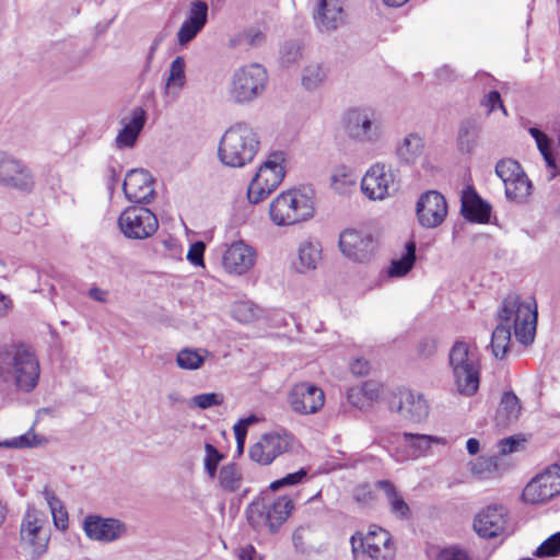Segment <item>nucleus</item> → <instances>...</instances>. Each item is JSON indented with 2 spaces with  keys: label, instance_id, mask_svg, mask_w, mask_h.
Wrapping results in <instances>:
<instances>
[{
  "label": "nucleus",
  "instance_id": "39448f33",
  "mask_svg": "<svg viewBox=\"0 0 560 560\" xmlns=\"http://www.w3.org/2000/svg\"><path fill=\"white\" fill-rule=\"evenodd\" d=\"M268 81L266 69L259 63L237 68L230 80L228 95L235 104H247L265 91Z\"/></svg>",
  "mask_w": 560,
  "mask_h": 560
},
{
  "label": "nucleus",
  "instance_id": "ea45409f",
  "mask_svg": "<svg viewBox=\"0 0 560 560\" xmlns=\"http://www.w3.org/2000/svg\"><path fill=\"white\" fill-rule=\"evenodd\" d=\"M242 480V472L235 464H228L221 467L219 471V482L224 490L229 492L238 490Z\"/></svg>",
  "mask_w": 560,
  "mask_h": 560
},
{
  "label": "nucleus",
  "instance_id": "f704fd0d",
  "mask_svg": "<svg viewBox=\"0 0 560 560\" xmlns=\"http://www.w3.org/2000/svg\"><path fill=\"white\" fill-rule=\"evenodd\" d=\"M416 261V244L409 242L406 245V253L399 259H394L387 270L389 277H404L413 267Z\"/></svg>",
  "mask_w": 560,
  "mask_h": 560
},
{
  "label": "nucleus",
  "instance_id": "6e6d98bb",
  "mask_svg": "<svg viewBox=\"0 0 560 560\" xmlns=\"http://www.w3.org/2000/svg\"><path fill=\"white\" fill-rule=\"evenodd\" d=\"M205 249L206 245L203 242L197 241L192 243L186 256L187 260L194 266L202 267Z\"/></svg>",
  "mask_w": 560,
  "mask_h": 560
},
{
  "label": "nucleus",
  "instance_id": "4d7b16f0",
  "mask_svg": "<svg viewBox=\"0 0 560 560\" xmlns=\"http://www.w3.org/2000/svg\"><path fill=\"white\" fill-rule=\"evenodd\" d=\"M528 132L535 139L537 148L540 153H545V152L551 150L550 139L548 138V136L546 133H544L541 130H539L538 128H535V127L529 128Z\"/></svg>",
  "mask_w": 560,
  "mask_h": 560
},
{
  "label": "nucleus",
  "instance_id": "9b49d317",
  "mask_svg": "<svg viewBox=\"0 0 560 560\" xmlns=\"http://www.w3.org/2000/svg\"><path fill=\"white\" fill-rule=\"evenodd\" d=\"M361 189L370 200L386 199L398 189L395 171L385 163H374L362 177Z\"/></svg>",
  "mask_w": 560,
  "mask_h": 560
},
{
  "label": "nucleus",
  "instance_id": "ddd939ff",
  "mask_svg": "<svg viewBox=\"0 0 560 560\" xmlns=\"http://www.w3.org/2000/svg\"><path fill=\"white\" fill-rule=\"evenodd\" d=\"M0 185L31 192L35 187V176L22 160L0 151Z\"/></svg>",
  "mask_w": 560,
  "mask_h": 560
},
{
  "label": "nucleus",
  "instance_id": "4c0bfd02",
  "mask_svg": "<svg viewBox=\"0 0 560 560\" xmlns=\"http://www.w3.org/2000/svg\"><path fill=\"white\" fill-rule=\"evenodd\" d=\"M504 188L506 198L517 203L524 202L532 194V183L527 176L514 178L511 183H506Z\"/></svg>",
  "mask_w": 560,
  "mask_h": 560
},
{
  "label": "nucleus",
  "instance_id": "8fccbe9b",
  "mask_svg": "<svg viewBox=\"0 0 560 560\" xmlns=\"http://www.w3.org/2000/svg\"><path fill=\"white\" fill-rule=\"evenodd\" d=\"M257 316L258 310L247 302H240L233 308V317L241 323H249Z\"/></svg>",
  "mask_w": 560,
  "mask_h": 560
},
{
  "label": "nucleus",
  "instance_id": "2f4dec72",
  "mask_svg": "<svg viewBox=\"0 0 560 560\" xmlns=\"http://www.w3.org/2000/svg\"><path fill=\"white\" fill-rule=\"evenodd\" d=\"M521 413V402L513 392L503 394L500 407L497 411V421L500 425H508L517 420Z\"/></svg>",
  "mask_w": 560,
  "mask_h": 560
},
{
  "label": "nucleus",
  "instance_id": "bb28decb",
  "mask_svg": "<svg viewBox=\"0 0 560 560\" xmlns=\"http://www.w3.org/2000/svg\"><path fill=\"white\" fill-rule=\"evenodd\" d=\"M462 213L471 222L486 223L490 219L491 206L470 190L462 197Z\"/></svg>",
  "mask_w": 560,
  "mask_h": 560
},
{
  "label": "nucleus",
  "instance_id": "603ef678",
  "mask_svg": "<svg viewBox=\"0 0 560 560\" xmlns=\"http://www.w3.org/2000/svg\"><path fill=\"white\" fill-rule=\"evenodd\" d=\"M192 404L200 409L219 406L223 402V395L218 393H205L192 397Z\"/></svg>",
  "mask_w": 560,
  "mask_h": 560
},
{
  "label": "nucleus",
  "instance_id": "2eb2a0df",
  "mask_svg": "<svg viewBox=\"0 0 560 560\" xmlns=\"http://www.w3.org/2000/svg\"><path fill=\"white\" fill-rule=\"evenodd\" d=\"M294 438L288 432H270L264 434L249 448V457L260 465H269L281 454L292 450Z\"/></svg>",
  "mask_w": 560,
  "mask_h": 560
},
{
  "label": "nucleus",
  "instance_id": "dca6fc26",
  "mask_svg": "<svg viewBox=\"0 0 560 560\" xmlns=\"http://www.w3.org/2000/svg\"><path fill=\"white\" fill-rule=\"evenodd\" d=\"M45 524V515L28 506L21 524L20 537L22 544L31 548L34 555H42L47 548L49 535Z\"/></svg>",
  "mask_w": 560,
  "mask_h": 560
},
{
  "label": "nucleus",
  "instance_id": "13d9d810",
  "mask_svg": "<svg viewBox=\"0 0 560 560\" xmlns=\"http://www.w3.org/2000/svg\"><path fill=\"white\" fill-rule=\"evenodd\" d=\"M481 105L488 108V113L493 112L497 107H500L504 114L506 110L502 104L500 93L498 91H491L481 101Z\"/></svg>",
  "mask_w": 560,
  "mask_h": 560
},
{
  "label": "nucleus",
  "instance_id": "69168bd1",
  "mask_svg": "<svg viewBox=\"0 0 560 560\" xmlns=\"http://www.w3.org/2000/svg\"><path fill=\"white\" fill-rule=\"evenodd\" d=\"M304 532L305 529L303 527H299L294 530L292 535V541L295 547V549L300 552L305 551V544H304Z\"/></svg>",
  "mask_w": 560,
  "mask_h": 560
},
{
  "label": "nucleus",
  "instance_id": "473e14b6",
  "mask_svg": "<svg viewBox=\"0 0 560 560\" xmlns=\"http://www.w3.org/2000/svg\"><path fill=\"white\" fill-rule=\"evenodd\" d=\"M320 259V249L311 242H304L299 247L298 262L295 268L299 272L314 270Z\"/></svg>",
  "mask_w": 560,
  "mask_h": 560
},
{
  "label": "nucleus",
  "instance_id": "f8f14e48",
  "mask_svg": "<svg viewBox=\"0 0 560 560\" xmlns=\"http://www.w3.org/2000/svg\"><path fill=\"white\" fill-rule=\"evenodd\" d=\"M351 547L354 553L361 549L373 560H392L395 555L390 534L378 526H371L364 536L359 533L353 535Z\"/></svg>",
  "mask_w": 560,
  "mask_h": 560
},
{
  "label": "nucleus",
  "instance_id": "e433bc0d",
  "mask_svg": "<svg viewBox=\"0 0 560 560\" xmlns=\"http://www.w3.org/2000/svg\"><path fill=\"white\" fill-rule=\"evenodd\" d=\"M327 78V69L324 65L318 62L308 63L302 72V85L313 91L318 89Z\"/></svg>",
  "mask_w": 560,
  "mask_h": 560
},
{
  "label": "nucleus",
  "instance_id": "c9c22d12",
  "mask_svg": "<svg viewBox=\"0 0 560 560\" xmlns=\"http://www.w3.org/2000/svg\"><path fill=\"white\" fill-rule=\"evenodd\" d=\"M43 495L49 506L55 526L58 529L65 530L68 527V512L63 508L62 502L48 488L44 489Z\"/></svg>",
  "mask_w": 560,
  "mask_h": 560
},
{
  "label": "nucleus",
  "instance_id": "6e6552de",
  "mask_svg": "<svg viewBox=\"0 0 560 560\" xmlns=\"http://www.w3.org/2000/svg\"><path fill=\"white\" fill-rule=\"evenodd\" d=\"M284 162V153L281 151L268 155L248 186L247 198L250 203L260 202L281 184L285 175Z\"/></svg>",
  "mask_w": 560,
  "mask_h": 560
},
{
  "label": "nucleus",
  "instance_id": "b1692460",
  "mask_svg": "<svg viewBox=\"0 0 560 560\" xmlns=\"http://www.w3.org/2000/svg\"><path fill=\"white\" fill-rule=\"evenodd\" d=\"M506 528V510L502 505H489L474 521V529L486 539L498 537Z\"/></svg>",
  "mask_w": 560,
  "mask_h": 560
},
{
  "label": "nucleus",
  "instance_id": "37998d69",
  "mask_svg": "<svg viewBox=\"0 0 560 560\" xmlns=\"http://www.w3.org/2000/svg\"><path fill=\"white\" fill-rule=\"evenodd\" d=\"M498 470L497 457L480 456L470 464V471L480 479L490 478Z\"/></svg>",
  "mask_w": 560,
  "mask_h": 560
},
{
  "label": "nucleus",
  "instance_id": "aec40b11",
  "mask_svg": "<svg viewBox=\"0 0 560 560\" xmlns=\"http://www.w3.org/2000/svg\"><path fill=\"white\" fill-rule=\"evenodd\" d=\"M313 20L320 33H332L347 22L342 0H314Z\"/></svg>",
  "mask_w": 560,
  "mask_h": 560
},
{
  "label": "nucleus",
  "instance_id": "cd10ccee",
  "mask_svg": "<svg viewBox=\"0 0 560 560\" xmlns=\"http://www.w3.org/2000/svg\"><path fill=\"white\" fill-rule=\"evenodd\" d=\"M424 150L423 138L411 132L404 137L396 145V156L400 163L415 164Z\"/></svg>",
  "mask_w": 560,
  "mask_h": 560
},
{
  "label": "nucleus",
  "instance_id": "412c9836",
  "mask_svg": "<svg viewBox=\"0 0 560 560\" xmlns=\"http://www.w3.org/2000/svg\"><path fill=\"white\" fill-rule=\"evenodd\" d=\"M83 530L92 540L113 542L126 535L127 526L118 518L88 515L83 521Z\"/></svg>",
  "mask_w": 560,
  "mask_h": 560
},
{
  "label": "nucleus",
  "instance_id": "5701e85b",
  "mask_svg": "<svg viewBox=\"0 0 560 560\" xmlns=\"http://www.w3.org/2000/svg\"><path fill=\"white\" fill-rule=\"evenodd\" d=\"M154 180L151 174L143 168L130 170L122 183L126 198L136 203H148L154 197Z\"/></svg>",
  "mask_w": 560,
  "mask_h": 560
},
{
  "label": "nucleus",
  "instance_id": "a211bd4d",
  "mask_svg": "<svg viewBox=\"0 0 560 560\" xmlns=\"http://www.w3.org/2000/svg\"><path fill=\"white\" fill-rule=\"evenodd\" d=\"M416 215L419 224L424 229L440 226L447 215L446 199L438 190L421 194L416 203Z\"/></svg>",
  "mask_w": 560,
  "mask_h": 560
},
{
  "label": "nucleus",
  "instance_id": "58836bf2",
  "mask_svg": "<svg viewBox=\"0 0 560 560\" xmlns=\"http://www.w3.org/2000/svg\"><path fill=\"white\" fill-rule=\"evenodd\" d=\"M47 443V439L37 435L33 429L27 431L26 433L13 438L11 440L0 441V447L8 448H30V447H38L43 446Z\"/></svg>",
  "mask_w": 560,
  "mask_h": 560
},
{
  "label": "nucleus",
  "instance_id": "a19ab883",
  "mask_svg": "<svg viewBox=\"0 0 560 560\" xmlns=\"http://www.w3.org/2000/svg\"><path fill=\"white\" fill-rule=\"evenodd\" d=\"M495 174L504 185L511 183L514 178L526 176L520 163L512 159L500 160L495 165Z\"/></svg>",
  "mask_w": 560,
  "mask_h": 560
},
{
  "label": "nucleus",
  "instance_id": "a18cd8bd",
  "mask_svg": "<svg viewBox=\"0 0 560 560\" xmlns=\"http://www.w3.org/2000/svg\"><path fill=\"white\" fill-rule=\"evenodd\" d=\"M186 82L185 77V60L183 57H176L170 67V74L166 82V88H176L180 90Z\"/></svg>",
  "mask_w": 560,
  "mask_h": 560
},
{
  "label": "nucleus",
  "instance_id": "c756f323",
  "mask_svg": "<svg viewBox=\"0 0 560 560\" xmlns=\"http://www.w3.org/2000/svg\"><path fill=\"white\" fill-rule=\"evenodd\" d=\"M358 176L355 172L346 165L337 166L330 176V186L335 192L349 196L354 191Z\"/></svg>",
  "mask_w": 560,
  "mask_h": 560
},
{
  "label": "nucleus",
  "instance_id": "0eeeda50",
  "mask_svg": "<svg viewBox=\"0 0 560 560\" xmlns=\"http://www.w3.org/2000/svg\"><path fill=\"white\" fill-rule=\"evenodd\" d=\"M313 213L314 205L312 199L299 190H288L280 194L269 207L270 219L279 226L305 221Z\"/></svg>",
  "mask_w": 560,
  "mask_h": 560
},
{
  "label": "nucleus",
  "instance_id": "774afa93",
  "mask_svg": "<svg viewBox=\"0 0 560 560\" xmlns=\"http://www.w3.org/2000/svg\"><path fill=\"white\" fill-rule=\"evenodd\" d=\"M89 296L97 302H102V303H105L107 301V292L97 288V287H92L90 290H89Z\"/></svg>",
  "mask_w": 560,
  "mask_h": 560
},
{
  "label": "nucleus",
  "instance_id": "c03bdc74",
  "mask_svg": "<svg viewBox=\"0 0 560 560\" xmlns=\"http://www.w3.org/2000/svg\"><path fill=\"white\" fill-rule=\"evenodd\" d=\"M208 4L205 1H192L185 22L203 28L208 21Z\"/></svg>",
  "mask_w": 560,
  "mask_h": 560
},
{
  "label": "nucleus",
  "instance_id": "7c9ffc66",
  "mask_svg": "<svg viewBox=\"0 0 560 560\" xmlns=\"http://www.w3.org/2000/svg\"><path fill=\"white\" fill-rule=\"evenodd\" d=\"M480 132V125L475 118H468L460 122L457 136V145L460 152L470 153Z\"/></svg>",
  "mask_w": 560,
  "mask_h": 560
},
{
  "label": "nucleus",
  "instance_id": "a878e982",
  "mask_svg": "<svg viewBox=\"0 0 560 560\" xmlns=\"http://www.w3.org/2000/svg\"><path fill=\"white\" fill-rule=\"evenodd\" d=\"M396 409L402 418L412 422H421L429 415V406L423 396L409 389L399 392Z\"/></svg>",
  "mask_w": 560,
  "mask_h": 560
},
{
  "label": "nucleus",
  "instance_id": "6ab92c4d",
  "mask_svg": "<svg viewBox=\"0 0 560 560\" xmlns=\"http://www.w3.org/2000/svg\"><path fill=\"white\" fill-rule=\"evenodd\" d=\"M339 248L349 259L366 262L374 254L375 242L368 232L347 229L339 236Z\"/></svg>",
  "mask_w": 560,
  "mask_h": 560
},
{
  "label": "nucleus",
  "instance_id": "0e129e2a",
  "mask_svg": "<svg viewBox=\"0 0 560 560\" xmlns=\"http://www.w3.org/2000/svg\"><path fill=\"white\" fill-rule=\"evenodd\" d=\"M351 372L354 375L363 376L366 375L370 371V363L369 361L358 358L350 364Z\"/></svg>",
  "mask_w": 560,
  "mask_h": 560
},
{
  "label": "nucleus",
  "instance_id": "de8ad7c7",
  "mask_svg": "<svg viewBox=\"0 0 560 560\" xmlns=\"http://www.w3.org/2000/svg\"><path fill=\"white\" fill-rule=\"evenodd\" d=\"M560 553V533H556L540 544L534 555L539 558L556 557Z\"/></svg>",
  "mask_w": 560,
  "mask_h": 560
},
{
  "label": "nucleus",
  "instance_id": "72a5a7b5",
  "mask_svg": "<svg viewBox=\"0 0 560 560\" xmlns=\"http://www.w3.org/2000/svg\"><path fill=\"white\" fill-rule=\"evenodd\" d=\"M209 355L211 353L207 349L184 348L177 353L176 363L183 370H198Z\"/></svg>",
  "mask_w": 560,
  "mask_h": 560
},
{
  "label": "nucleus",
  "instance_id": "09e8293b",
  "mask_svg": "<svg viewBox=\"0 0 560 560\" xmlns=\"http://www.w3.org/2000/svg\"><path fill=\"white\" fill-rule=\"evenodd\" d=\"M302 58L301 46L296 42H285L280 50V59L283 66H291Z\"/></svg>",
  "mask_w": 560,
  "mask_h": 560
},
{
  "label": "nucleus",
  "instance_id": "e2e57ef3",
  "mask_svg": "<svg viewBox=\"0 0 560 560\" xmlns=\"http://www.w3.org/2000/svg\"><path fill=\"white\" fill-rule=\"evenodd\" d=\"M518 445H520V441L513 436L502 439L498 443L499 453L501 455H508L510 453L515 452L517 450Z\"/></svg>",
  "mask_w": 560,
  "mask_h": 560
},
{
  "label": "nucleus",
  "instance_id": "338daca9",
  "mask_svg": "<svg viewBox=\"0 0 560 560\" xmlns=\"http://www.w3.org/2000/svg\"><path fill=\"white\" fill-rule=\"evenodd\" d=\"M436 77L440 81H453L456 79L455 71L450 66H443L436 70Z\"/></svg>",
  "mask_w": 560,
  "mask_h": 560
},
{
  "label": "nucleus",
  "instance_id": "9d476101",
  "mask_svg": "<svg viewBox=\"0 0 560 560\" xmlns=\"http://www.w3.org/2000/svg\"><path fill=\"white\" fill-rule=\"evenodd\" d=\"M118 226L127 238L145 240L156 232L159 221L150 209L131 206L126 208L119 215Z\"/></svg>",
  "mask_w": 560,
  "mask_h": 560
},
{
  "label": "nucleus",
  "instance_id": "1a4fd4ad",
  "mask_svg": "<svg viewBox=\"0 0 560 560\" xmlns=\"http://www.w3.org/2000/svg\"><path fill=\"white\" fill-rule=\"evenodd\" d=\"M293 508L292 499L287 495L279 497L271 503L259 499L247 508V520L255 529L260 530L268 527L269 532L275 534L287 521Z\"/></svg>",
  "mask_w": 560,
  "mask_h": 560
},
{
  "label": "nucleus",
  "instance_id": "052dcab7",
  "mask_svg": "<svg viewBox=\"0 0 560 560\" xmlns=\"http://www.w3.org/2000/svg\"><path fill=\"white\" fill-rule=\"evenodd\" d=\"M242 40L248 46L257 47L265 42V34L260 31L249 30L242 35Z\"/></svg>",
  "mask_w": 560,
  "mask_h": 560
},
{
  "label": "nucleus",
  "instance_id": "f3484780",
  "mask_svg": "<svg viewBox=\"0 0 560 560\" xmlns=\"http://www.w3.org/2000/svg\"><path fill=\"white\" fill-rule=\"evenodd\" d=\"M325 394L322 388L310 382H300L288 394L291 410L302 416L317 413L324 406Z\"/></svg>",
  "mask_w": 560,
  "mask_h": 560
},
{
  "label": "nucleus",
  "instance_id": "423d86ee",
  "mask_svg": "<svg viewBox=\"0 0 560 560\" xmlns=\"http://www.w3.org/2000/svg\"><path fill=\"white\" fill-rule=\"evenodd\" d=\"M347 135L361 143L375 144L384 136L381 115L371 106H355L343 114Z\"/></svg>",
  "mask_w": 560,
  "mask_h": 560
},
{
  "label": "nucleus",
  "instance_id": "680f3d73",
  "mask_svg": "<svg viewBox=\"0 0 560 560\" xmlns=\"http://www.w3.org/2000/svg\"><path fill=\"white\" fill-rule=\"evenodd\" d=\"M258 420V417L255 415H250L246 418L240 419L237 423H235L233 427L234 434L242 438L243 434L247 433V428L254 423H257Z\"/></svg>",
  "mask_w": 560,
  "mask_h": 560
},
{
  "label": "nucleus",
  "instance_id": "393cba45",
  "mask_svg": "<svg viewBox=\"0 0 560 560\" xmlns=\"http://www.w3.org/2000/svg\"><path fill=\"white\" fill-rule=\"evenodd\" d=\"M255 259V249L240 241L225 249L222 265L229 273L244 275L254 267Z\"/></svg>",
  "mask_w": 560,
  "mask_h": 560
},
{
  "label": "nucleus",
  "instance_id": "4468645a",
  "mask_svg": "<svg viewBox=\"0 0 560 560\" xmlns=\"http://www.w3.org/2000/svg\"><path fill=\"white\" fill-rule=\"evenodd\" d=\"M560 493V466L553 464L534 477L524 488L522 498L526 503H544Z\"/></svg>",
  "mask_w": 560,
  "mask_h": 560
},
{
  "label": "nucleus",
  "instance_id": "f257e3e1",
  "mask_svg": "<svg viewBox=\"0 0 560 560\" xmlns=\"http://www.w3.org/2000/svg\"><path fill=\"white\" fill-rule=\"evenodd\" d=\"M498 319L499 324L491 337V349L495 358L502 359L508 352L512 327L515 338L522 345L527 346L534 341L537 324L535 304L521 302L516 293H509L498 311Z\"/></svg>",
  "mask_w": 560,
  "mask_h": 560
},
{
  "label": "nucleus",
  "instance_id": "7ed1b4c3",
  "mask_svg": "<svg viewBox=\"0 0 560 560\" xmlns=\"http://www.w3.org/2000/svg\"><path fill=\"white\" fill-rule=\"evenodd\" d=\"M259 148L258 132L248 124L237 122L221 137L218 158L225 166L241 168L254 161Z\"/></svg>",
  "mask_w": 560,
  "mask_h": 560
},
{
  "label": "nucleus",
  "instance_id": "49530a36",
  "mask_svg": "<svg viewBox=\"0 0 560 560\" xmlns=\"http://www.w3.org/2000/svg\"><path fill=\"white\" fill-rule=\"evenodd\" d=\"M308 475V470L305 468H301L300 470L288 474L283 478L275 480L270 483L269 488L272 491H277L283 487H291L302 483Z\"/></svg>",
  "mask_w": 560,
  "mask_h": 560
},
{
  "label": "nucleus",
  "instance_id": "c85d7f7f",
  "mask_svg": "<svg viewBox=\"0 0 560 560\" xmlns=\"http://www.w3.org/2000/svg\"><path fill=\"white\" fill-rule=\"evenodd\" d=\"M375 486L384 492L390 512L397 518L408 520L410 516V508L394 483L388 480H378Z\"/></svg>",
  "mask_w": 560,
  "mask_h": 560
},
{
  "label": "nucleus",
  "instance_id": "3c124183",
  "mask_svg": "<svg viewBox=\"0 0 560 560\" xmlns=\"http://www.w3.org/2000/svg\"><path fill=\"white\" fill-rule=\"evenodd\" d=\"M206 457H205V468L208 475L213 478L215 476L218 465L222 459V454L210 443H207L205 446Z\"/></svg>",
  "mask_w": 560,
  "mask_h": 560
},
{
  "label": "nucleus",
  "instance_id": "bf43d9fd",
  "mask_svg": "<svg viewBox=\"0 0 560 560\" xmlns=\"http://www.w3.org/2000/svg\"><path fill=\"white\" fill-rule=\"evenodd\" d=\"M436 560H470V558L465 550L452 547L442 550Z\"/></svg>",
  "mask_w": 560,
  "mask_h": 560
},
{
  "label": "nucleus",
  "instance_id": "20e7f679",
  "mask_svg": "<svg viewBox=\"0 0 560 560\" xmlns=\"http://www.w3.org/2000/svg\"><path fill=\"white\" fill-rule=\"evenodd\" d=\"M450 365L457 392L472 396L479 388V364L477 357L464 341H456L450 351Z\"/></svg>",
  "mask_w": 560,
  "mask_h": 560
},
{
  "label": "nucleus",
  "instance_id": "864d4df0",
  "mask_svg": "<svg viewBox=\"0 0 560 560\" xmlns=\"http://www.w3.org/2000/svg\"><path fill=\"white\" fill-rule=\"evenodd\" d=\"M201 30L202 28L184 21L177 32L178 44L182 47L187 46V44H189L201 32Z\"/></svg>",
  "mask_w": 560,
  "mask_h": 560
},
{
  "label": "nucleus",
  "instance_id": "5fc2aeb1",
  "mask_svg": "<svg viewBox=\"0 0 560 560\" xmlns=\"http://www.w3.org/2000/svg\"><path fill=\"white\" fill-rule=\"evenodd\" d=\"M439 340L434 336H427L420 339L417 346V353L422 358L434 355L438 350Z\"/></svg>",
  "mask_w": 560,
  "mask_h": 560
},
{
  "label": "nucleus",
  "instance_id": "79ce46f5",
  "mask_svg": "<svg viewBox=\"0 0 560 560\" xmlns=\"http://www.w3.org/2000/svg\"><path fill=\"white\" fill-rule=\"evenodd\" d=\"M402 438L405 443L413 448L415 454L417 455L425 453L432 443H439L442 441L438 436L410 432H404Z\"/></svg>",
  "mask_w": 560,
  "mask_h": 560
},
{
  "label": "nucleus",
  "instance_id": "f03ea898",
  "mask_svg": "<svg viewBox=\"0 0 560 560\" xmlns=\"http://www.w3.org/2000/svg\"><path fill=\"white\" fill-rule=\"evenodd\" d=\"M40 374L38 359L27 345L0 346V381L24 393L32 392Z\"/></svg>",
  "mask_w": 560,
  "mask_h": 560
},
{
  "label": "nucleus",
  "instance_id": "4be33fe9",
  "mask_svg": "<svg viewBox=\"0 0 560 560\" xmlns=\"http://www.w3.org/2000/svg\"><path fill=\"white\" fill-rule=\"evenodd\" d=\"M147 119V110L141 106L132 107L121 116L119 119L121 128L115 138L116 148L118 150L135 148L145 126Z\"/></svg>",
  "mask_w": 560,
  "mask_h": 560
}]
</instances>
